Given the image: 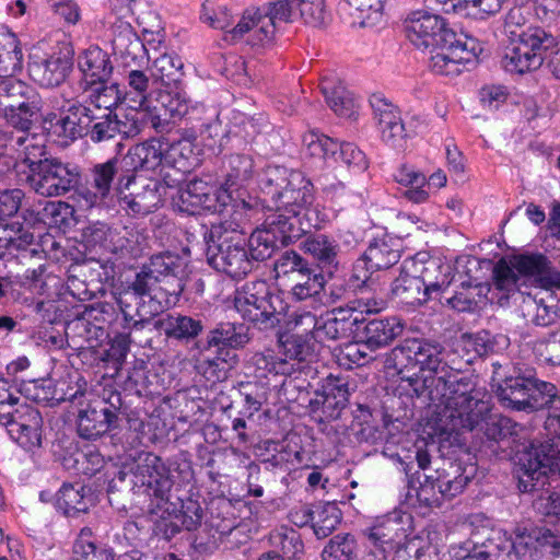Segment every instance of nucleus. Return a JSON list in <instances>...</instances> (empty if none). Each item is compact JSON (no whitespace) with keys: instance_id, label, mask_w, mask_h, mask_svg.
Masks as SVG:
<instances>
[{"instance_id":"nucleus-1","label":"nucleus","mask_w":560,"mask_h":560,"mask_svg":"<svg viewBox=\"0 0 560 560\" xmlns=\"http://www.w3.org/2000/svg\"><path fill=\"white\" fill-rule=\"evenodd\" d=\"M492 365L500 380L497 396L504 408L527 412L549 410L545 430L552 438L522 443L513 458L518 488L529 492L535 488L534 481L541 479L544 469L552 464L560 469V392L555 384L539 380L536 369L527 363L516 362L505 373L500 372V363Z\"/></svg>"},{"instance_id":"nucleus-2","label":"nucleus","mask_w":560,"mask_h":560,"mask_svg":"<svg viewBox=\"0 0 560 560\" xmlns=\"http://www.w3.org/2000/svg\"><path fill=\"white\" fill-rule=\"evenodd\" d=\"M470 358L446 351L439 341L413 338L399 343L390 359L398 368L412 359L421 369L438 374V388L431 390V401L443 405L436 412V429L442 434H458L463 423L470 425L488 410V401L479 397L475 377L469 373Z\"/></svg>"},{"instance_id":"nucleus-3","label":"nucleus","mask_w":560,"mask_h":560,"mask_svg":"<svg viewBox=\"0 0 560 560\" xmlns=\"http://www.w3.org/2000/svg\"><path fill=\"white\" fill-rule=\"evenodd\" d=\"M173 486L171 470L162 458L153 453H141L115 475L108 485V495L122 509L147 503L153 534L170 541L183 530L175 518L176 504L170 500Z\"/></svg>"},{"instance_id":"nucleus-4","label":"nucleus","mask_w":560,"mask_h":560,"mask_svg":"<svg viewBox=\"0 0 560 560\" xmlns=\"http://www.w3.org/2000/svg\"><path fill=\"white\" fill-rule=\"evenodd\" d=\"M259 187L266 207L275 213L250 234L248 245L296 243L303 234L298 218L313 202L312 183L299 171L269 165L261 174Z\"/></svg>"},{"instance_id":"nucleus-5","label":"nucleus","mask_w":560,"mask_h":560,"mask_svg":"<svg viewBox=\"0 0 560 560\" xmlns=\"http://www.w3.org/2000/svg\"><path fill=\"white\" fill-rule=\"evenodd\" d=\"M526 22L521 8H513L505 15L504 32L513 47L505 55L503 66L510 72L525 73L540 68L548 51L558 45L551 33Z\"/></svg>"},{"instance_id":"nucleus-6","label":"nucleus","mask_w":560,"mask_h":560,"mask_svg":"<svg viewBox=\"0 0 560 560\" xmlns=\"http://www.w3.org/2000/svg\"><path fill=\"white\" fill-rule=\"evenodd\" d=\"M526 280H534L542 289H560V271L540 253H511L493 266L492 284L505 298L520 291Z\"/></svg>"},{"instance_id":"nucleus-7","label":"nucleus","mask_w":560,"mask_h":560,"mask_svg":"<svg viewBox=\"0 0 560 560\" xmlns=\"http://www.w3.org/2000/svg\"><path fill=\"white\" fill-rule=\"evenodd\" d=\"M27 168L26 183L37 195L61 197L73 191L78 197L81 168L60 158L48 156L38 148L27 150L22 160Z\"/></svg>"},{"instance_id":"nucleus-8","label":"nucleus","mask_w":560,"mask_h":560,"mask_svg":"<svg viewBox=\"0 0 560 560\" xmlns=\"http://www.w3.org/2000/svg\"><path fill=\"white\" fill-rule=\"evenodd\" d=\"M0 116L8 127L30 133L42 120L44 101L35 88L14 78L0 75Z\"/></svg>"},{"instance_id":"nucleus-9","label":"nucleus","mask_w":560,"mask_h":560,"mask_svg":"<svg viewBox=\"0 0 560 560\" xmlns=\"http://www.w3.org/2000/svg\"><path fill=\"white\" fill-rule=\"evenodd\" d=\"M409 478V487L418 489V497L427 502H436V493L444 499H453L462 493L465 487L475 477L477 468L474 464H465L460 459H442L436 468L435 476L420 475L419 471L410 475V467L405 468Z\"/></svg>"},{"instance_id":"nucleus-10","label":"nucleus","mask_w":560,"mask_h":560,"mask_svg":"<svg viewBox=\"0 0 560 560\" xmlns=\"http://www.w3.org/2000/svg\"><path fill=\"white\" fill-rule=\"evenodd\" d=\"M296 9L292 0H276L260 8H248L244 11L238 23L232 27V39H240L248 34L247 42L253 45H266L276 34L280 22H292Z\"/></svg>"},{"instance_id":"nucleus-11","label":"nucleus","mask_w":560,"mask_h":560,"mask_svg":"<svg viewBox=\"0 0 560 560\" xmlns=\"http://www.w3.org/2000/svg\"><path fill=\"white\" fill-rule=\"evenodd\" d=\"M127 407L121 394L113 389H103L98 399L89 401L78 410L77 431L84 440H96L117 430L127 419Z\"/></svg>"},{"instance_id":"nucleus-12","label":"nucleus","mask_w":560,"mask_h":560,"mask_svg":"<svg viewBox=\"0 0 560 560\" xmlns=\"http://www.w3.org/2000/svg\"><path fill=\"white\" fill-rule=\"evenodd\" d=\"M538 547L548 551L552 560H560V535L547 527H517L513 536H501L488 546L495 560H529Z\"/></svg>"},{"instance_id":"nucleus-13","label":"nucleus","mask_w":560,"mask_h":560,"mask_svg":"<svg viewBox=\"0 0 560 560\" xmlns=\"http://www.w3.org/2000/svg\"><path fill=\"white\" fill-rule=\"evenodd\" d=\"M277 303L281 305L282 302L279 295L270 291L265 280L246 283L242 290L236 291L234 298L235 310L241 316L262 330L275 328L281 323L282 308L278 310Z\"/></svg>"},{"instance_id":"nucleus-14","label":"nucleus","mask_w":560,"mask_h":560,"mask_svg":"<svg viewBox=\"0 0 560 560\" xmlns=\"http://www.w3.org/2000/svg\"><path fill=\"white\" fill-rule=\"evenodd\" d=\"M52 110L43 114L44 128L66 141H75L89 133V126L94 119V109L75 98L52 96Z\"/></svg>"},{"instance_id":"nucleus-15","label":"nucleus","mask_w":560,"mask_h":560,"mask_svg":"<svg viewBox=\"0 0 560 560\" xmlns=\"http://www.w3.org/2000/svg\"><path fill=\"white\" fill-rule=\"evenodd\" d=\"M165 148L164 138H152L142 143L132 145L121 159V167L126 170L125 187L128 188L137 179L141 178V173H149V176L155 177L163 175L166 186L172 187L166 178L167 174H163L165 168Z\"/></svg>"},{"instance_id":"nucleus-16","label":"nucleus","mask_w":560,"mask_h":560,"mask_svg":"<svg viewBox=\"0 0 560 560\" xmlns=\"http://www.w3.org/2000/svg\"><path fill=\"white\" fill-rule=\"evenodd\" d=\"M126 170L121 167V159L112 158L103 163L94 164L85 176L81 177L78 190V203L82 209H91L105 205L112 191V184L116 177L118 183H126Z\"/></svg>"},{"instance_id":"nucleus-17","label":"nucleus","mask_w":560,"mask_h":560,"mask_svg":"<svg viewBox=\"0 0 560 560\" xmlns=\"http://www.w3.org/2000/svg\"><path fill=\"white\" fill-rule=\"evenodd\" d=\"M173 200L180 212L195 215L201 211L222 213L232 200V196L226 190L217 189L202 179H192L178 189Z\"/></svg>"},{"instance_id":"nucleus-18","label":"nucleus","mask_w":560,"mask_h":560,"mask_svg":"<svg viewBox=\"0 0 560 560\" xmlns=\"http://www.w3.org/2000/svg\"><path fill=\"white\" fill-rule=\"evenodd\" d=\"M406 34L417 47H435L452 44L455 32L448 27L445 20L439 15L424 11L413 12L406 21Z\"/></svg>"},{"instance_id":"nucleus-19","label":"nucleus","mask_w":560,"mask_h":560,"mask_svg":"<svg viewBox=\"0 0 560 560\" xmlns=\"http://www.w3.org/2000/svg\"><path fill=\"white\" fill-rule=\"evenodd\" d=\"M73 49L63 45L58 50L43 57L33 56L27 70L31 79L43 88L60 85L70 73L73 62Z\"/></svg>"},{"instance_id":"nucleus-20","label":"nucleus","mask_w":560,"mask_h":560,"mask_svg":"<svg viewBox=\"0 0 560 560\" xmlns=\"http://www.w3.org/2000/svg\"><path fill=\"white\" fill-rule=\"evenodd\" d=\"M404 329L405 323L397 316L366 318L358 315L352 334L353 338H359L361 342L377 351L389 346Z\"/></svg>"},{"instance_id":"nucleus-21","label":"nucleus","mask_w":560,"mask_h":560,"mask_svg":"<svg viewBox=\"0 0 560 560\" xmlns=\"http://www.w3.org/2000/svg\"><path fill=\"white\" fill-rule=\"evenodd\" d=\"M516 427L517 424L510 418L499 413H492L490 404L488 402V410L482 413L481 417H478L476 422L470 425L463 423L460 431H472L479 428L486 438L482 442V447L486 451L489 450L492 455L499 457L505 452V446H503V444L506 443L513 434H515Z\"/></svg>"},{"instance_id":"nucleus-22","label":"nucleus","mask_w":560,"mask_h":560,"mask_svg":"<svg viewBox=\"0 0 560 560\" xmlns=\"http://www.w3.org/2000/svg\"><path fill=\"white\" fill-rule=\"evenodd\" d=\"M258 247H206L208 264L231 278L241 279L253 269L254 261L264 259L255 252Z\"/></svg>"},{"instance_id":"nucleus-23","label":"nucleus","mask_w":560,"mask_h":560,"mask_svg":"<svg viewBox=\"0 0 560 560\" xmlns=\"http://www.w3.org/2000/svg\"><path fill=\"white\" fill-rule=\"evenodd\" d=\"M250 339L249 327L245 324L222 322L208 331L203 349L219 351L229 362L238 357L236 351L244 349Z\"/></svg>"},{"instance_id":"nucleus-24","label":"nucleus","mask_w":560,"mask_h":560,"mask_svg":"<svg viewBox=\"0 0 560 560\" xmlns=\"http://www.w3.org/2000/svg\"><path fill=\"white\" fill-rule=\"evenodd\" d=\"M15 419L9 425L8 433L25 451L42 446L43 417L39 410L25 401L18 409Z\"/></svg>"},{"instance_id":"nucleus-25","label":"nucleus","mask_w":560,"mask_h":560,"mask_svg":"<svg viewBox=\"0 0 560 560\" xmlns=\"http://www.w3.org/2000/svg\"><path fill=\"white\" fill-rule=\"evenodd\" d=\"M510 339L506 335H493L488 330L476 334H463L448 351H457L459 358H470L471 363L477 358H486L508 349Z\"/></svg>"},{"instance_id":"nucleus-26","label":"nucleus","mask_w":560,"mask_h":560,"mask_svg":"<svg viewBox=\"0 0 560 560\" xmlns=\"http://www.w3.org/2000/svg\"><path fill=\"white\" fill-rule=\"evenodd\" d=\"M370 105L373 110V118L385 142L395 147L398 141L411 136L401 121L398 107L385 98L383 94H372Z\"/></svg>"},{"instance_id":"nucleus-27","label":"nucleus","mask_w":560,"mask_h":560,"mask_svg":"<svg viewBox=\"0 0 560 560\" xmlns=\"http://www.w3.org/2000/svg\"><path fill=\"white\" fill-rule=\"evenodd\" d=\"M180 253L182 254H177L171 250L160 253V258L163 261L161 275L158 277V294H160V299L166 295L179 296L185 289L183 279L186 272L190 249L189 247H182Z\"/></svg>"},{"instance_id":"nucleus-28","label":"nucleus","mask_w":560,"mask_h":560,"mask_svg":"<svg viewBox=\"0 0 560 560\" xmlns=\"http://www.w3.org/2000/svg\"><path fill=\"white\" fill-rule=\"evenodd\" d=\"M117 304L125 323L122 327L130 332L153 325V317L162 310L161 303L148 304L147 300L126 289L119 294Z\"/></svg>"},{"instance_id":"nucleus-29","label":"nucleus","mask_w":560,"mask_h":560,"mask_svg":"<svg viewBox=\"0 0 560 560\" xmlns=\"http://www.w3.org/2000/svg\"><path fill=\"white\" fill-rule=\"evenodd\" d=\"M149 183L142 186L141 190L130 191L126 194L125 190H129L122 184V179L117 183V194L120 206L132 212L133 214L144 215L154 211L162 202L161 183L159 178L148 176Z\"/></svg>"},{"instance_id":"nucleus-30","label":"nucleus","mask_w":560,"mask_h":560,"mask_svg":"<svg viewBox=\"0 0 560 560\" xmlns=\"http://www.w3.org/2000/svg\"><path fill=\"white\" fill-rule=\"evenodd\" d=\"M400 259V253L389 247H366L361 258L353 266L351 281L360 283L353 285L362 289L370 281L373 272L388 269L396 265Z\"/></svg>"},{"instance_id":"nucleus-31","label":"nucleus","mask_w":560,"mask_h":560,"mask_svg":"<svg viewBox=\"0 0 560 560\" xmlns=\"http://www.w3.org/2000/svg\"><path fill=\"white\" fill-rule=\"evenodd\" d=\"M232 225V223H220L208 228L206 224L192 222L184 232L185 241L197 245L200 243H217V245H241L245 243L244 234L233 229Z\"/></svg>"},{"instance_id":"nucleus-32","label":"nucleus","mask_w":560,"mask_h":560,"mask_svg":"<svg viewBox=\"0 0 560 560\" xmlns=\"http://www.w3.org/2000/svg\"><path fill=\"white\" fill-rule=\"evenodd\" d=\"M112 46L114 54L125 60V67L129 66L128 59L136 61L145 51L140 37L127 21L117 19L112 24Z\"/></svg>"},{"instance_id":"nucleus-33","label":"nucleus","mask_w":560,"mask_h":560,"mask_svg":"<svg viewBox=\"0 0 560 560\" xmlns=\"http://www.w3.org/2000/svg\"><path fill=\"white\" fill-rule=\"evenodd\" d=\"M78 67L84 75L86 85L107 82L113 73L109 55L97 46H91L78 58Z\"/></svg>"},{"instance_id":"nucleus-34","label":"nucleus","mask_w":560,"mask_h":560,"mask_svg":"<svg viewBox=\"0 0 560 560\" xmlns=\"http://www.w3.org/2000/svg\"><path fill=\"white\" fill-rule=\"evenodd\" d=\"M128 125L118 119L114 113H104L98 115L94 112L93 122L89 126V137L93 143H101L114 140L119 136H130L139 133L140 129L132 125L127 129Z\"/></svg>"},{"instance_id":"nucleus-35","label":"nucleus","mask_w":560,"mask_h":560,"mask_svg":"<svg viewBox=\"0 0 560 560\" xmlns=\"http://www.w3.org/2000/svg\"><path fill=\"white\" fill-rule=\"evenodd\" d=\"M399 347L396 346L390 350V352L387 353L386 360H385V366L387 369H393L396 371L397 375L400 377L401 381H405L408 383L410 390L412 394L417 397H425L430 404H433L431 401V390L438 388L436 387V378L438 374L433 373L432 376H420L416 373L409 374L410 368L418 366L420 371H424L421 369L420 364L416 360H406L404 362V366L398 368L394 366V362L390 360L394 351Z\"/></svg>"},{"instance_id":"nucleus-36","label":"nucleus","mask_w":560,"mask_h":560,"mask_svg":"<svg viewBox=\"0 0 560 560\" xmlns=\"http://www.w3.org/2000/svg\"><path fill=\"white\" fill-rule=\"evenodd\" d=\"M163 261L160 254L153 255L150 261L142 266L141 270L136 273L135 280L126 288L132 291L136 295L147 300L148 304L151 302L161 303L160 294H158L159 279Z\"/></svg>"},{"instance_id":"nucleus-37","label":"nucleus","mask_w":560,"mask_h":560,"mask_svg":"<svg viewBox=\"0 0 560 560\" xmlns=\"http://www.w3.org/2000/svg\"><path fill=\"white\" fill-rule=\"evenodd\" d=\"M290 287V293L296 301L314 299L323 302V298L327 295L324 276L316 273L310 266L306 270L298 271L295 277L284 282Z\"/></svg>"},{"instance_id":"nucleus-38","label":"nucleus","mask_w":560,"mask_h":560,"mask_svg":"<svg viewBox=\"0 0 560 560\" xmlns=\"http://www.w3.org/2000/svg\"><path fill=\"white\" fill-rule=\"evenodd\" d=\"M365 533L373 546L380 549L381 555H385L387 549L393 550L399 546L407 536L406 529L394 517L377 521Z\"/></svg>"},{"instance_id":"nucleus-39","label":"nucleus","mask_w":560,"mask_h":560,"mask_svg":"<svg viewBox=\"0 0 560 560\" xmlns=\"http://www.w3.org/2000/svg\"><path fill=\"white\" fill-rule=\"evenodd\" d=\"M357 316L353 310L334 308L319 317L317 339L337 340L345 337L348 331L352 332V327L357 325Z\"/></svg>"},{"instance_id":"nucleus-40","label":"nucleus","mask_w":560,"mask_h":560,"mask_svg":"<svg viewBox=\"0 0 560 560\" xmlns=\"http://www.w3.org/2000/svg\"><path fill=\"white\" fill-rule=\"evenodd\" d=\"M153 327L162 331L167 338L176 340L189 341L202 331V323L189 316L171 315L165 316L153 322Z\"/></svg>"},{"instance_id":"nucleus-41","label":"nucleus","mask_w":560,"mask_h":560,"mask_svg":"<svg viewBox=\"0 0 560 560\" xmlns=\"http://www.w3.org/2000/svg\"><path fill=\"white\" fill-rule=\"evenodd\" d=\"M316 340L312 336L292 334L280 339L283 359L295 364L296 371L302 370V364L316 358Z\"/></svg>"},{"instance_id":"nucleus-42","label":"nucleus","mask_w":560,"mask_h":560,"mask_svg":"<svg viewBox=\"0 0 560 560\" xmlns=\"http://www.w3.org/2000/svg\"><path fill=\"white\" fill-rule=\"evenodd\" d=\"M225 182L221 190L231 195L233 188L244 186L254 173V161L250 155L235 153L231 154L223 163Z\"/></svg>"},{"instance_id":"nucleus-43","label":"nucleus","mask_w":560,"mask_h":560,"mask_svg":"<svg viewBox=\"0 0 560 560\" xmlns=\"http://www.w3.org/2000/svg\"><path fill=\"white\" fill-rule=\"evenodd\" d=\"M392 299L401 305H420L425 302L424 280L420 277L401 275L392 283Z\"/></svg>"},{"instance_id":"nucleus-44","label":"nucleus","mask_w":560,"mask_h":560,"mask_svg":"<svg viewBox=\"0 0 560 560\" xmlns=\"http://www.w3.org/2000/svg\"><path fill=\"white\" fill-rule=\"evenodd\" d=\"M73 555L72 560H115L116 557L114 549L98 541L89 527L80 530L73 544Z\"/></svg>"},{"instance_id":"nucleus-45","label":"nucleus","mask_w":560,"mask_h":560,"mask_svg":"<svg viewBox=\"0 0 560 560\" xmlns=\"http://www.w3.org/2000/svg\"><path fill=\"white\" fill-rule=\"evenodd\" d=\"M320 92L328 106L340 117L352 118L355 114V103L346 88L335 79H324Z\"/></svg>"},{"instance_id":"nucleus-46","label":"nucleus","mask_w":560,"mask_h":560,"mask_svg":"<svg viewBox=\"0 0 560 560\" xmlns=\"http://www.w3.org/2000/svg\"><path fill=\"white\" fill-rule=\"evenodd\" d=\"M312 529L318 539H324L332 534L340 524L342 513L335 502L313 503Z\"/></svg>"},{"instance_id":"nucleus-47","label":"nucleus","mask_w":560,"mask_h":560,"mask_svg":"<svg viewBox=\"0 0 560 560\" xmlns=\"http://www.w3.org/2000/svg\"><path fill=\"white\" fill-rule=\"evenodd\" d=\"M194 140L180 138L168 143L164 138L165 163L183 172L198 164L199 159Z\"/></svg>"},{"instance_id":"nucleus-48","label":"nucleus","mask_w":560,"mask_h":560,"mask_svg":"<svg viewBox=\"0 0 560 560\" xmlns=\"http://www.w3.org/2000/svg\"><path fill=\"white\" fill-rule=\"evenodd\" d=\"M23 52L18 37L9 32H0V75L15 74L21 71Z\"/></svg>"},{"instance_id":"nucleus-49","label":"nucleus","mask_w":560,"mask_h":560,"mask_svg":"<svg viewBox=\"0 0 560 560\" xmlns=\"http://www.w3.org/2000/svg\"><path fill=\"white\" fill-rule=\"evenodd\" d=\"M89 92V100L96 109H104L106 113H113L125 101L122 91L118 83L95 82L84 88Z\"/></svg>"},{"instance_id":"nucleus-50","label":"nucleus","mask_w":560,"mask_h":560,"mask_svg":"<svg viewBox=\"0 0 560 560\" xmlns=\"http://www.w3.org/2000/svg\"><path fill=\"white\" fill-rule=\"evenodd\" d=\"M126 80L125 102L130 108L138 109L151 98V79L142 70L131 69L126 72Z\"/></svg>"},{"instance_id":"nucleus-51","label":"nucleus","mask_w":560,"mask_h":560,"mask_svg":"<svg viewBox=\"0 0 560 560\" xmlns=\"http://www.w3.org/2000/svg\"><path fill=\"white\" fill-rule=\"evenodd\" d=\"M270 540L275 550L279 552L284 560H299L304 552V544L301 534L292 527H280L271 534Z\"/></svg>"},{"instance_id":"nucleus-52","label":"nucleus","mask_w":560,"mask_h":560,"mask_svg":"<svg viewBox=\"0 0 560 560\" xmlns=\"http://www.w3.org/2000/svg\"><path fill=\"white\" fill-rule=\"evenodd\" d=\"M353 24L373 26L382 18L384 0H345Z\"/></svg>"},{"instance_id":"nucleus-53","label":"nucleus","mask_w":560,"mask_h":560,"mask_svg":"<svg viewBox=\"0 0 560 560\" xmlns=\"http://www.w3.org/2000/svg\"><path fill=\"white\" fill-rule=\"evenodd\" d=\"M56 504L65 515L74 517L89 511L90 499L85 498L84 487L63 485L57 493Z\"/></svg>"},{"instance_id":"nucleus-54","label":"nucleus","mask_w":560,"mask_h":560,"mask_svg":"<svg viewBox=\"0 0 560 560\" xmlns=\"http://www.w3.org/2000/svg\"><path fill=\"white\" fill-rule=\"evenodd\" d=\"M184 63L176 57L163 54L153 61V75L161 80L164 86L182 84L184 78Z\"/></svg>"},{"instance_id":"nucleus-55","label":"nucleus","mask_w":560,"mask_h":560,"mask_svg":"<svg viewBox=\"0 0 560 560\" xmlns=\"http://www.w3.org/2000/svg\"><path fill=\"white\" fill-rule=\"evenodd\" d=\"M433 49L440 50L430 58V68L434 73L456 75L462 72L463 57L457 56V51L452 47V44L435 46Z\"/></svg>"},{"instance_id":"nucleus-56","label":"nucleus","mask_w":560,"mask_h":560,"mask_svg":"<svg viewBox=\"0 0 560 560\" xmlns=\"http://www.w3.org/2000/svg\"><path fill=\"white\" fill-rule=\"evenodd\" d=\"M139 109L143 110V119L156 132H168L179 121L174 115L171 116L167 108L154 98H150Z\"/></svg>"},{"instance_id":"nucleus-57","label":"nucleus","mask_w":560,"mask_h":560,"mask_svg":"<svg viewBox=\"0 0 560 560\" xmlns=\"http://www.w3.org/2000/svg\"><path fill=\"white\" fill-rule=\"evenodd\" d=\"M359 548L355 538L350 535H336L323 550V560H358Z\"/></svg>"},{"instance_id":"nucleus-58","label":"nucleus","mask_w":560,"mask_h":560,"mask_svg":"<svg viewBox=\"0 0 560 560\" xmlns=\"http://www.w3.org/2000/svg\"><path fill=\"white\" fill-rule=\"evenodd\" d=\"M155 100L167 108L168 113L182 120L188 113V97L186 92L179 85L164 86L159 90Z\"/></svg>"},{"instance_id":"nucleus-59","label":"nucleus","mask_w":560,"mask_h":560,"mask_svg":"<svg viewBox=\"0 0 560 560\" xmlns=\"http://www.w3.org/2000/svg\"><path fill=\"white\" fill-rule=\"evenodd\" d=\"M295 9L296 16H299L304 24L312 27H323L326 25L329 14L326 10L325 0H292Z\"/></svg>"},{"instance_id":"nucleus-60","label":"nucleus","mask_w":560,"mask_h":560,"mask_svg":"<svg viewBox=\"0 0 560 560\" xmlns=\"http://www.w3.org/2000/svg\"><path fill=\"white\" fill-rule=\"evenodd\" d=\"M303 143L311 156L323 159L327 163L337 162L338 141L315 132L304 136Z\"/></svg>"},{"instance_id":"nucleus-61","label":"nucleus","mask_w":560,"mask_h":560,"mask_svg":"<svg viewBox=\"0 0 560 560\" xmlns=\"http://www.w3.org/2000/svg\"><path fill=\"white\" fill-rule=\"evenodd\" d=\"M265 124L266 117L264 114L248 116L244 113H235L232 118L231 132L245 142H250L261 132Z\"/></svg>"},{"instance_id":"nucleus-62","label":"nucleus","mask_w":560,"mask_h":560,"mask_svg":"<svg viewBox=\"0 0 560 560\" xmlns=\"http://www.w3.org/2000/svg\"><path fill=\"white\" fill-rule=\"evenodd\" d=\"M374 349L361 342L359 338H353L352 341L345 343L339 351V361L341 364L351 368L352 364L363 366L369 362L375 360Z\"/></svg>"},{"instance_id":"nucleus-63","label":"nucleus","mask_w":560,"mask_h":560,"mask_svg":"<svg viewBox=\"0 0 560 560\" xmlns=\"http://www.w3.org/2000/svg\"><path fill=\"white\" fill-rule=\"evenodd\" d=\"M205 510L201 503L194 499L183 500L180 508L176 506V516L183 529L187 532L197 530L203 521Z\"/></svg>"},{"instance_id":"nucleus-64","label":"nucleus","mask_w":560,"mask_h":560,"mask_svg":"<svg viewBox=\"0 0 560 560\" xmlns=\"http://www.w3.org/2000/svg\"><path fill=\"white\" fill-rule=\"evenodd\" d=\"M310 259L302 257L294 250H287L275 262L276 277L284 282L298 275V271L306 270Z\"/></svg>"}]
</instances>
